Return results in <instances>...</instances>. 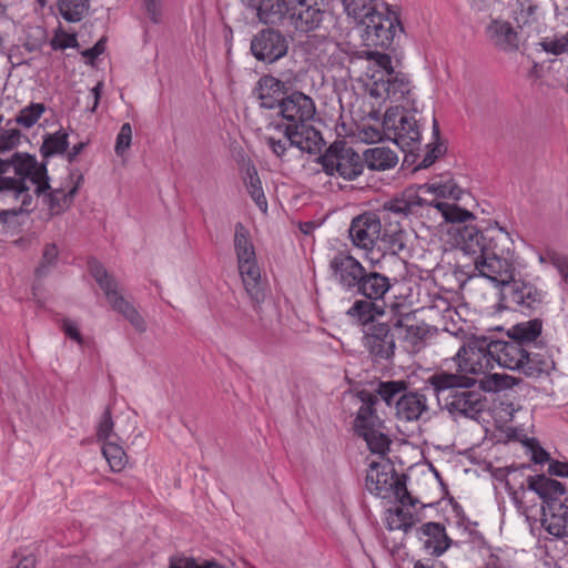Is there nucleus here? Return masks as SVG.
I'll return each mask as SVG.
<instances>
[{"mask_svg":"<svg viewBox=\"0 0 568 568\" xmlns=\"http://www.w3.org/2000/svg\"><path fill=\"white\" fill-rule=\"evenodd\" d=\"M542 48L548 53L561 54L568 50V39L565 37L546 38L542 41Z\"/></svg>","mask_w":568,"mask_h":568,"instance_id":"50","label":"nucleus"},{"mask_svg":"<svg viewBox=\"0 0 568 568\" xmlns=\"http://www.w3.org/2000/svg\"><path fill=\"white\" fill-rule=\"evenodd\" d=\"M456 246L466 255L471 256L475 270L489 281L506 285L504 300L508 307L525 312L536 308L542 303L544 292L535 285L514 281L515 252L508 232L497 224L481 231L474 225L458 226L455 230Z\"/></svg>","mask_w":568,"mask_h":568,"instance_id":"1","label":"nucleus"},{"mask_svg":"<svg viewBox=\"0 0 568 568\" xmlns=\"http://www.w3.org/2000/svg\"><path fill=\"white\" fill-rule=\"evenodd\" d=\"M321 163L328 175L337 174L344 180L356 179L364 168L359 154L343 142L332 144L321 156Z\"/></svg>","mask_w":568,"mask_h":568,"instance_id":"13","label":"nucleus"},{"mask_svg":"<svg viewBox=\"0 0 568 568\" xmlns=\"http://www.w3.org/2000/svg\"><path fill=\"white\" fill-rule=\"evenodd\" d=\"M417 500L414 505H403L398 503L394 508H388L385 511L384 521L389 530H402L405 534L412 529L418 521V515L415 510Z\"/></svg>","mask_w":568,"mask_h":568,"instance_id":"24","label":"nucleus"},{"mask_svg":"<svg viewBox=\"0 0 568 568\" xmlns=\"http://www.w3.org/2000/svg\"><path fill=\"white\" fill-rule=\"evenodd\" d=\"M121 439L120 435L114 430V423L112 419L110 408H106L100 417L97 425V440L100 444Z\"/></svg>","mask_w":568,"mask_h":568,"instance_id":"39","label":"nucleus"},{"mask_svg":"<svg viewBox=\"0 0 568 568\" xmlns=\"http://www.w3.org/2000/svg\"><path fill=\"white\" fill-rule=\"evenodd\" d=\"M426 408V397L418 393L403 394L396 400V415L403 420L418 419Z\"/></svg>","mask_w":568,"mask_h":568,"instance_id":"26","label":"nucleus"},{"mask_svg":"<svg viewBox=\"0 0 568 568\" xmlns=\"http://www.w3.org/2000/svg\"><path fill=\"white\" fill-rule=\"evenodd\" d=\"M92 277L103 291L112 310L120 313L139 333L146 331V323L139 311L119 291L118 282L95 258L88 261Z\"/></svg>","mask_w":568,"mask_h":568,"instance_id":"8","label":"nucleus"},{"mask_svg":"<svg viewBox=\"0 0 568 568\" xmlns=\"http://www.w3.org/2000/svg\"><path fill=\"white\" fill-rule=\"evenodd\" d=\"M58 254L55 244L50 243L44 246L41 263L36 270L38 276H44L49 272L50 267L55 264Z\"/></svg>","mask_w":568,"mask_h":568,"instance_id":"46","label":"nucleus"},{"mask_svg":"<svg viewBox=\"0 0 568 568\" xmlns=\"http://www.w3.org/2000/svg\"><path fill=\"white\" fill-rule=\"evenodd\" d=\"M458 375L481 376L494 369V358L489 354V339L475 338L459 348L455 356Z\"/></svg>","mask_w":568,"mask_h":568,"instance_id":"12","label":"nucleus"},{"mask_svg":"<svg viewBox=\"0 0 568 568\" xmlns=\"http://www.w3.org/2000/svg\"><path fill=\"white\" fill-rule=\"evenodd\" d=\"M343 4L347 16L358 20L359 22L364 19L366 13L374 11L369 8L368 0H344Z\"/></svg>","mask_w":568,"mask_h":568,"instance_id":"45","label":"nucleus"},{"mask_svg":"<svg viewBox=\"0 0 568 568\" xmlns=\"http://www.w3.org/2000/svg\"><path fill=\"white\" fill-rule=\"evenodd\" d=\"M286 39L275 30H262L258 32L251 43L253 55L261 61L272 63L287 52Z\"/></svg>","mask_w":568,"mask_h":568,"instance_id":"19","label":"nucleus"},{"mask_svg":"<svg viewBox=\"0 0 568 568\" xmlns=\"http://www.w3.org/2000/svg\"><path fill=\"white\" fill-rule=\"evenodd\" d=\"M527 484L528 488L542 499V506H550L551 503H565V498H568L565 486L545 475L531 476Z\"/></svg>","mask_w":568,"mask_h":568,"instance_id":"23","label":"nucleus"},{"mask_svg":"<svg viewBox=\"0 0 568 568\" xmlns=\"http://www.w3.org/2000/svg\"><path fill=\"white\" fill-rule=\"evenodd\" d=\"M417 537L425 551L432 556H440L449 547V538L445 527L438 523H426L417 529Z\"/></svg>","mask_w":568,"mask_h":568,"instance_id":"21","label":"nucleus"},{"mask_svg":"<svg viewBox=\"0 0 568 568\" xmlns=\"http://www.w3.org/2000/svg\"><path fill=\"white\" fill-rule=\"evenodd\" d=\"M38 165L44 168L43 180L48 186L38 192L36 183L28 180L27 185L32 196H43V203L47 205L50 215H60L71 206L83 178L68 172L61 182L58 184L53 182V185H51L45 164L38 162Z\"/></svg>","mask_w":568,"mask_h":568,"instance_id":"9","label":"nucleus"},{"mask_svg":"<svg viewBox=\"0 0 568 568\" xmlns=\"http://www.w3.org/2000/svg\"><path fill=\"white\" fill-rule=\"evenodd\" d=\"M39 2L40 6H44L45 4V0H37Z\"/></svg>","mask_w":568,"mask_h":568,"instance_id":"62","label":"nucleus"},{"mask_svg":"<svg viewBox=\"0 0 568 568\" xmlns=\"http://www.w3.org/2000/svg\"><path fill=\"white\" fill-rule=\"evenodd\" d=\"M385 139L393 141L403 151L413 152L420 142V129L413 115L399 106L389 108L383 118Z\"/></svg>","mask_w":568,"mask_h":568,"instance_id":"10","label":"nucleus"},{"mask_svg":"<svg viewBox=\"0 0 568 568\" xmlns=\"http://www.w3.org/2000/svg\"><path fill=\"white\" fill-rule=\"evenodd\" d=\"M429 382L437 397L443 396L452 412L474 418L484 410L481 394L469 389L475 384V377L442 372L434 374Z\"/></svg>","mask_w":568,"mask_h":568,"instance_id":"7","label":"nucleus"},{"mask_svg":"<svg viewBox=\"0 0 568 568\" xmlns=\"http://www.w3.org/2000/svg\"><path fill=\"white\" fill-rule=\"evenodd\" d=\"M283 83L272 75H264L258 81L257 97L261 106L265 109H278V103L283 97Z\"/></svg>","mask_w":568,"mask_h":568,"instance_id":"27","label":"nucleus"},{"mask_svg":"<svg viewBox=\"0 0 568 568\" xmlns=\"http://www.w3.org/2000/svg\"><path fill=\"white\" fill-rule=\"evenodd\" d=\"M374 404L375 397L373 395H367V398L363 399L354 423L356 434L376 427L378 417L375 414Z\"/></svg>","mask_w":568,"mask_h":568,"instance_id":"35","label":"nucleus"},{"mask_svg":"<svg viewBox=\"0 0 568 568\" xmlns=\"http://www.w3.org/2000/svg\"><path fill=\"white\" fill-rule=\"evenodd\" d=\"M363 91V119L375 121V124H363L359 136L366 143H375L385 138L382 111L387 101L399 102L410 91L409 81L392 64L387 53L368 52L365 70L357 79Z\"/></svg>","mask_w":568,"mask_h":568,"instance_id":"2","label":"nucleus"},{"mask_svg":"<svg viewBox=\"0 0 568 568\" xmlns=\"http://www.w3.org/2000/svg\"><path fill=\"white\" fill-rule=\"evenodd\" d=\"M121 439H114L101 444V452L110 469L114 473L123 470L128 464V455L123 449Z\"/></svg>","mask_w":568,"mask_h":568,"instance_id":"34","label":"nucleus"},{"mask_svg":"<svg viewBox=\"0 0 568 568\" xmlns=\"http://www.w3.org/2000/svg\"><path fill=\"white\" fill-rule=\"evenodd\" d=\"M414 568H444L442 564H438V565H432V566H425L423 565L420 561H417L415 565H414Z\"/></svg>","mask_w":568,"mask_h":568,"instance_id":"61","label":"nucleus"},{"mask_svg":"<svg viewBox=\"0 0 568 568\" xmlns=\"http://www.w3.org/2000/svg\"><path fill=\"white\" fill-rule=\"evenodd\" d=\"M539 262L550 263L560 274L562 282L568 286V257L556 252L547 251L539 255Z\"/></svg>","mask_w":568,"mask_h":568,"instance_id":"42","label":"nucleus"},{"mask_svg":"<svg viewBox=\"0 0 568 568\" xmlns=\"http://www.w3.org/2000/svg\"><path fill=\"white\" fill-rule=\"evenodd\" d=\"M234 246H235V252L243 250L245 247L253 246V244L250 240V234H248L247 230L242 224H237L235 227Z\"/></svg>","mask_w":568,"mask_h":568,"instance_id":"52","label":"nucleus"},{"mask_svg":"<svg viewBox=\"0 0 568 568\" xmlns=\"http://www.w3.org/2000/svg\"><path fill=\"white\" fill-rule=\"evenodd\" d=\"M100 87H101V83H99L97 87L93 88V94H94V106L93 109L98 105L99 103V99H100Z\"/></svg>","mask_w":568,"mask_h":568,"instance_id":"60","label":"nucleus"},{"mask_svg":"<svg viewBox=\"0 0 568 568\" xmlns=\"http://www.w3.org/2000/svg\"><path fill=\"white\" fill-rule=\"evenodd\" d=\"M365 162L367 166L372 170L385 171L394 168L398 158L397 154L385 146H376L368 149L364 153Z\"/></svg>","mask_w":568,"mask_h":568,"instance_id":"31","label":"nucleus"},{"mask_svg":"<svg viewBox=\"0 0 568 568\" xmlns=\"http://www.w3.org/2000/svg\"><path fill=\"white\" fill-rule=\"evenodd\" d=\"M460 190L452 182L447 181L425 183L410 186L404 190L399 195L386 201L383 211L388 216L406 217L409 214L418 212V209L429 207L435 214H438L444 222L462 223L473 220L474 215L468 210L460 207L456 203L444 201L443 199H459Z\"/></svg>","mask_w":568,"mask_h":568,"instance_id":"3","label":"nucleus"},{"mask_svg":"<svg viewBox=\"0 0 568 568\" xmlns=\"http://www.w3.org/2000/svg\"><path fill=\"white\" fill-rule=\"evenodd\" d=\"M397 18L390 12L376 10L365 14L359 23V33L366 47L387 48L395 36Z\"/></svg>","mask_w":568,"mask_h":568,"instance_id":"14","label":"nucleus"},{"mask_svg":"<svg viewBox=\"0 0 568 568\" xmlns=\"http://www.w3.org/2000/svg\"><path fill=\"white\" fill-rule=\"evenodd\" d=\"M169 568H223L213 561H205L200 565L194 558L174 557L170 559Z\"/></svg>","mask_w":568,"mask_h":568,"instance_id":"48","label":"nucleus"},{"mask_svg":"<svg viewBox=\"0 0 568 568\" xmlns=\"http://www.w3.org/2000/svg\"><path fill=\"white\" fill-rule=\"evenodd\" d=\"M88 8V0H59V12L68 22H79Z\"/></svg>","mask_w":568,"mask_h":568,"instance_id":"36","label":"nucleus"},{"mask_svg":"<svg viewBox=\"0 0 568 568\" xmlns=\"http://www.w3.org/2000/svg\"><path fill=\"white\" fill-rule=\"evenodd\" d=\"M43 171L36 156L28 153H14L10 160L0 159V193L20 202V211H30L32 194L27 181L36 183L38 192L42 191L48 186Z\"/></svg>","mask_w":568,"mask_h":568,"instance_id":"6","label":"nucleus"},{"mask_svg":"<svg viewBox=\"0 0 568 568\" xmlns=\"http://www.w3.org/2000/svg\"><path fill=\"white\" fill-rule=\"evenodd\" d=\"M555 367L554 361L544 354H531L526 349V358L523 361L520 372L528 377H539L549 374Z\"/></svg>","mask_w":568,"mask_h":568,"instance_id":"33","label":"nucleus"},{"mask_svg":"<svg viewBox=\"0 0 568 568\" xmlns=\"http://www.w3.org/2000/svg\"><path fill=\"white\" fill-rule=\"evenodd\" d=\"M256 10L257 17L264 23L282 24L296 31L308 32L316 29L323 12L316 0H242Z\"/></svg>","mask_w":568,"mask_h":568,"instance_id":"5","label":"nucleus"},{"mask_svg":"<svg viewBox=\"0 0 568 568\" xmlns=\"http://www.w3.org/2000/svg\"><path fill=\"white\" fill-rule=\"evenodd\" d=\"M68 146V134L65 132L58 131L44 139L41 146V153L44 158H49L54 154H63Z\"/></svg>","mask_w":568,"mask_h":568,"instance_id":"37","label":"nucleus"},{"mask_svg":"<svg viewBox=\"0 0 568 568\" xmlns=\"http://www.w3.org/2000/svg\"><path fill=\"white\" fill-rule=\"evenodd\" d=\"M243 182L253 202L256 204L261 212L266 213L268 207L267 200L257 170L253 164H248L246 166Z\"/></svg>","mask_w":568,"mask_h":568,"instance_id":"29","label":"nucleus"},{"mask_svg":"<svg viewBox=\"0 0 568 568\" xmlns=\"http://www.w3.org/2000/svg\"><path fill=\"white\" fill-rule=\"evenodd\" d=\"M363 345L375 362L389 359L395 349V339L389 325L372 324L365 332Z\"/></svg>","mask_w":568,"mask_h":568,"instance_id":"18","label":"nucleus"},{"mask_svg":"<svg viewBox=\"0 0 568 568\" xmlns=\"http://www.w3.org/2000/svg\"><path fill=\"white\" fill-rule=\"evenodd\" d=\"M144 10L149 19L153 23L161 22L162 18V1L161 0H142Z\"/></svg>","mask_w":568,"mask_h":568,"instance_id":"51","label":"nucleus"},{"mask_svg":"<svg viewBox=\"0 0 568 568\" xmlns=\"http://www.w3.org/2000/svg\"><path fill=\"white\" fill-rule=\"evenodd\" d=\"M366 487L371 494L387 498L392 495L403 505H414L415 498L406 487L404 476H398L390 467L372 463L366 474Z\"/></svg>","mask_w":568,"mask_h":568,"instance_id":"11","label":"nucleus"},{"mask_svg":"<svg viewBox=\"0 0 568 568\" xmlns=\"http://www.w3.org/2000/svg\"><path fill=\"white\" fill-rule=\"evenodd\" d=\"M548 471L558 477H568V462L551 460ZM542 526L555 537H568V498L565 503L542 506Z\"/></svg>","mask_w":568,"mask_h":568,"instance_id":"15","label":"nucleus"},{"mask_svg":"<svg viewBox=\"0 0 568 568\" xmlns=\"http://www.w3.org/2000/svg\"><path fill=\"white\" fill-rule=\"evenodd\" d=\"M425 335V331L422 327L418 326H407L405 332V338L406 341L412 342L413 338H423Z\"/></svg>","mask_w":568,"mask_h":568,"instance_id":"57","label":"nucleus"},{"mask_svg":"<svg viewBox=\"0 0 568 568\" xmlns=\"http://www.w3.org/2000/svg\"><path fill=\"white\" fill-rule=\"evenodd\" d=\"M329 270L336 283L345 291L357 287L365 267L347 252H337L329 261Z\"/></svg>","mask_w":568,"mask_h":568,"instance_id":"17","label":"nucleus"},{"mask_svg":"<svg viewBox=\"0 0 568 568\" xmlns=\"http://www.w3.org/2000/svg\"><path fill=\"white\" fill-rule=\"evenodd\" d=\"M84 146L85 143L83 142L73 145L72 149L68 152V161L70 163L73 162L77 159V156L83 151Z\"/></svg>","mask_w":568,"mask_h":568,"instance_id":"58","label":"nucleus"},{"mask_svg":"<svg viewBox=\"0 0 568 568\" xmlns=\"http://www.w3.org/2000/svg\"><path fill=\"white\" fill-rule=\"evenodd\" d=\"M405 247V232L398 226L381 231L376 251L379 256L385 254H398Z\"/></svg>","mask_w":568,"mask_h":568,"instance_id":"30","label":"nucleus"},{"mask_svg":"<svg viewBox=\"0 0 568 568\" xmlns=\"http://www.w3.org/2000/svg\"><path fill=\"white\" fill-rule=\"evenodd\" d=\"M105 50V39H100L92 48L87 49L81 52L83 58L88 59L90 63L94 61L99 55H101Z\"/></svg>","mask_w":568,"mask_h":568,"instance_id":"54","label":"nucleus"},{"mask_svg":"<svg viewBox=\"0 0 568 568\" xmlns=\"http://www.w3.org/2000/svg\"><path fill=\"white\" fill-rule=\"evenodd\" d=\"M45 106L42 103H31L23 108L17 115V123L23 128L33 126L44 113Z\"/></svg>","mask_w":568,"mask_h":568,"instance_id":"41","label":"nucleus"},{"mask_svg":"<svg viewBox=\"0 0 568 568\" xmlns=\"http://www.w3.org/2000/svg\"><path fill=\"white\" fill-rule=\"evenodd\" d=\"M20 131L18 129L6 130L0 133V153L14 149L20 142Z\"/></svg>","mask_w":568,"mask_h":568,"instance_id":"49","label":"nucleus"},{"mask_svg":"<svg viewBox=\"0 0 568 568\" xmlns=\"http://www.w3.org/2000/svg\"><path fill=\"white\" fill-rule=\"evenodd\" d=\"M383 314L384 310L372 300H357L347 311V315L362 325L374 323Z\"/></svg>","mask_w":568,"mask_h":568,"instance_id":"32","label":"nucleus"},{"mask_svg":"<svg viewBox=\"0 0 568 568\" xmlns=\"http://www.w3.org/2000/svg\"><path fill=\"white\" fill-rule=\"evenodd\" d=\"M381 231V220L374 213L358 215L352 221L349 227V236L353 244L367 252L366 260L373 265L379 261V257H374L373 254L374 250H376Z\"/></svg>","mask_w":568,"mask_h":568,"instance_id":"16","label":"nucleus"},{"mask_svg":"<svg viewBox=\"0 0 568 568\" xmlns=\"http://www.w3.org/2000/svg\"><path fill=\"white\" fill-rule=\"evenodd\" d=\"M62 328L65 335L69 336L71 339L75 341L78 344L83 343L82 336L75 323H73L70 320H65L63 321Z\"/></svg>","mask_w":568,"mask_h":568,"instance_id":"55","label":"nucleus"},{"mask_svg":"<svg viewBox=\"0 0 568 568\" xmlns=\"http://www.w3.org/2000/svg\"><path fill=\"white\" fill-rule=\"evenodd\" d=\"M36 567V559L32 556L23 557L16 568H34Z\"/></svg>","mask_w":568,"mask_h":568,"instance_id":"59","label":"nucleus"},{"mask_svg":"<svg viewBox=\"0 0 568 568\" xmlns=\"http://www.w3.org/2000/svg\"><path fill=\"white\" fill-rule=\"evenodd\" d=\"M487 36L499 50L514 52L519 48V33L508 21L493 20L487 27Z\"/></svg>","mask_w":568,"mask_h":568,"instance_id":"22","label":"nucleus"},{"mask_svg":"<svg viewBox=\"0 0 568 568\" xmlns=\"http://www.w3.org/2000/svg\"><path fill=\"white\" fill-rule=\"evenodd\" d=\"M315 103L308 95L295 91L278 103V114L285 123H271L264 141L274 155L283 160L287 150L303 142L306 123L315 115Z\"/></svg>","mask_w":568,"mask_h":568,"instance_id":"4","label":"nucleus"},{"mask_svg":"<svg viewBox=\"0 0 568 568\" xmlns=\"http://www.w3.org/2000/svg\"><path fill=\"white\" fill-rule=\"evenodd\" d=\"M357 435L365 439L372 453L385 455L389 449L390 442L388 437L378 432L376 427H372L371 429H367Z\"/></svg>","mask_w":568,"mask_h":568,"instance_id":"38","label":"nucleus"},{"mask_svg":"<svg viewBox=\"0 0 568 568\" xmlns=\"http://www.w3.org/2000/svg\"><path fill=\"white\" fill-rule=\"evenodd\" d=\"M50 45L53 50H65L68 48H79V42L74 33L58 29L50 41Z\"/></svg>","mask_w":568,"mask_h":568,"instance_id":"44","label":"nucleus"},{"mask_svg":"<svg viewBox=\"0 0 568 568\" xmlns=\"http://www.w3.org/2000/svg\"><path fill=\"white\" fill-rule=\"evenodd\" d=\"M406 388V385L402 381L382 382L378 385L377 393L381 398L387 404L392 405L396 403V397Z\"/></svg>","mask_w":568,"mask_h":568,"instance_id":"43","label":"nucleus"},{"mask_svg":"<svg viewBox=\"0 0 568 568\" xmlns=\"http://www.w3.org/2000/svg\"><path fill=\"white\" fill-rule=\"evenodd\" d=\"M489 354L494 358V367L520 371L526 358V347L518 341H489Z\"/></svg>","mask_w":568,"mask_h":568,"instance_id":"20","label":"nucleus"},{"mask_svg":"<svg viewBox=\"0 0 568 568\" xmlns=\"http://www.w3.org/2000/svg\"><path fill=\"white\" fill-rule=\"evenodd\" d=\"M515 339L525 343L534 342L541 333V323L538 320L528 321L514 327Z\"/></svg>","mask_w":568,"mask_h":568,"instance_id":"40","label":"nucleus"},{"mask_svg":"<svg viewBox=\"0 0 568 568\" xmlns=\"http://www.w3.org/2000/svg\"><path fill=\"white\" fill-rule=\"evenodd\" d=\"M236 256L239 265L256 261L254 246L237 251Z\"/></svg>","mask_w":568,"mask_h":568,"instance_id":"56","label":"nucleus"},{"mask_svg":"<svg viewBox=\"0 0 568 568\" xmlns=\"http://www.w3.org/2000/svg\"><path fill=\"white\" fill-rule=\"evenodd\" d=\"M132 142V126L130 123H123L115 140L114 152L118 156H123L130 149Z\"/></svg>","mask_w":568,"mask_h":568,"instance_id":"47","label":"nucleus"},{"mask_svg":"<svg viewBox=\"0 0 568 568\" xmlns=\"http://www.w3.org/2000/svg\"><path fill=\"white\" fill-rule=\"evenodd\" d=\"M239 271L247 294L258 305L264 293L261 287V272L256 261L239 265Z\"/></svg>","mask_w":568,"mask_h":568,"instance_id":"28","label":"nucleus"},{"mask_svg":"<svg viewBox=\"0 0 568 568\" xmlns=\"http://www.w3.org/2000/svg\"><path fill=\"white\" fill-rule=\"evenodd\" d=\"M390 287L392 284L389 277L378 272H367L365 270L364 275H362L355 290L367 300L378 301L384 298Z\"/></svg>","mask_w":568,"mask_h":568,"instance_id":"25","label":"nucleus"},{"mask_svg":"<svg viewBox=\"0 0 568 568\" xmlns=\"http://www.w3.org/2000/svg\"><path fill=\"white\" fill-rule=\"evenodd\" d=\"M529 449L531 454V460L537 465H542L549 460V454L537 443L531 442L529 444Z\"/></svg>","mask_w":568,"mask_h":568,"instance_id":"53","label":"nucleus"}]
</instances>
